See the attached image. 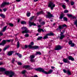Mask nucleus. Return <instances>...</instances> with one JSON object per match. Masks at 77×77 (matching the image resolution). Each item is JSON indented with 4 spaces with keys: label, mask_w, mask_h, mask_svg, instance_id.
<instances>
[{
    "label": "nucleus",
    "mask_w": 77,
    "mask_h": 77,
    "mask_svg": "<svg viewBox=\"0 0 77 77\" xmlns=\"http://www.w3.org/2000/svg\"><path fill=\"white\" fill-rule=\"evenodd\" d=\"M36 71H39V72H43L44 74H51L53 71V70L51 69L49 70L48 72H46L44 70V69L42 68H39L35 69Z\"/></svg>",
    "instance_id": "f257e3e1"
},
{
    "label": "nucleus",
    "mask_w": 77,
    "mask_h": 77,
    "mask_svg": "<svg viewBox=\"0 0 77 77\" xmlns=\"http://www.w3.org/2000/svg\"><path fill=\"white\" fill-rule=\"evenodd\" d=\"M63 29V27L62 26L59 25L58 26V27L56 29L57 32L60 31V32L61 33L60 34V39L61 40L63 38L65 37V35H63V33L62 32H61V30Z\"/></svg>",
    "instance_id": "f03ea898"
},
{
    "label": "nucleus",
    "mask_w": 77,
    "mask_h": 77,
    "mask_svg": "<svg viewBox=\"0 0 77 77\" xmlns=\"http://www.w3.org/2000/svg\"><path fill=\"white\" fill-rule=\"evenodd\" d=\"M5 74L6 75H9L10 77H13V75H15L14 72L12 71H5Z\"/></svg>",
    "instance_id": "7ed1b4c3"
},
{
    "label": "nucleus",
    "mask_w": 77,
    "mask_h": 77,
    "mask_svg": "<svg viewBox=\"0 0 77 77\" xmlns=\"http://www.w3.org/2000/svg\"><path fill=\"white\" fill-rule=\"evenodd\" d=\"M48 7H51V9L53 10L54 8L55 7V5L52 2H50L48 5Z\"/></svg>",
    "instance_id": "20e7f679"
},
{
    "label": "nucleus",
    "mask_w": 77,
    "mask_h": 77,
    "mask_svg": "<svg viewBox=\"0 0 77 77\" xmlns=\"http://www.w3.org/2000/svg\"><path fill=\"white\" fill-rule=\"evenodd\" d=\"M21 29L22 30H24V31L22 32V33H23V34H24V33H29V31L27 30V28L26 27L23 26L22 27Z\"/></svg>",
    "instance_id": "39448f33"
},
{
    "label": "nucleus",
    "mask_w": 77,
    "mask_h": 77,
    "mask_svg": "<svg viewBox=\"0 0 77 77\" xmlns=\"http://www.w3.org/2000/svg\"><path fill=\"white\" fill-rule=\"evenodd\" d=\"M35 56L34 55H31L29 57L30 59V61L31 62H35V59H33L35 58Z\"/></svg>",
    "instance_id": "423d86ee"
},
{
    "label": "nucleus",
    "mask_w": 77,
    "mask_h": 77,
    "mask_svg": "<svg viewBox=\"0 0 77 77\" xmlns=\"http://www.w3.org/2000/svg\"><path fill=\"white\" fill-rule=\"evenodd\" d=\"M6 42H11V40H3L2 42L0 43V45H5V44H6Z\"/></svg>",
    "instance_id": "0eeeda50"
},
{
    "label": "nucleus",
    "mask_w": 77,
    "mask_h": 77,
    "mask_svg": "<svg viewBox=\"0 0 77 77\" xmlns=\"http://www.w3.org/2000/svg\"><path fill=\"white\" fill-rule=\"evenodd\" d=\"M48 15H46V17L47 18H49V19H50V18H51L52 17H54V16H53V14H51V13L48 12Z\"/></svg>",
    "instance_id": "6e6552de"
},
{
    "label": "nucleus",
    "mask_w": 77,
    "mask_h": 77,
    "mask_svg": "<svg viewBox=\"0 0 77 77\" xmlns=\"http://www.w3.org/2000/svg\"><path fill=\"white\" fill-rule=\"evenodd\" d=\"M9 3V2H4L2 3L1 5L0 8H3V7H5L6 5H8Z\"/></svg>",
    "instance_id": "1a4fd4ad"
},
{
    "label": "nucleus",
    "mask_w": 77,
    "mask_h": 77,
    "mask_svg": "<svg viewBox=\"0 0 77 77\" xmlns=\"http://www.w3.org/2000/svg\"><path fill=\"white\" fill-rule=\"evenodd\" d=\"M28 47L30 48H33V49H38L39 47L37 46H33L32 45H29Z\"/></svg>",
    "instance_id": "9d476101"
},
{
    "label": "nucleus",
    "mask_w": 77,
    "mask_h": 77,
    "mask_svg": "<svg viewBox=\"0 0 77 77\" xmlns=\"http://www.w3.org/2000/svg\"><path fill=\"white\" fill-rule=\"evenodd\" d=\"M61 48L62 47L60 45H58L56 46L55 50H61Z\"/></svg>",
    "instance_id": "9b49d317"
},
{
    "label": "nucleus",
    "mask_w": 77,
    "mask_h": 77,
    "mask_svg": "<svg viewBox=\"0 0 77 77\" xmlns=\"http://www.w3.org/2000/svg\"><path fill=\"white\" fill-rule=\"evenodd\" d=\"M63 61L64 63H70V62L67 59L64 58L63 60Z\"/></svg>",
    "instance_id": "f8f14e48"
},
{
    "label": "nucleus",
    "mask_w": 77,
    "mask_h": 77,
    "mask_svg": "<svg viewBox=\"0 0 77 77\" xmlns=\"http://www.w3.org/2000/svg\"><path fill=\"white\" fill-rule=\"evenodd\" d=\"M23 67L25 69H28V70H30V69H33V68H30V66L29 65H24Z\"/></svg>",
    "instance_id": "ddd939ff"
},
{
    "label": "nucleus",
    "mask_w": 77,
    "mask_h": 77,
    "mask_svg": "<svg viewBox=\"0 0 77 77\" xmlns=\"http://www.w3.org/2000/svg\"><path fill=\"white\" fill-rule=\"evenodd\" d=\"M14 51H9L7 53V55L9 56H12V54H13Z\"/></svg>",
    "instance_id": "4468645a"
},
{
    "label": "nucleus",
    "mask_w": 77,
    "mask_h": 77,
    "mask_svg": "<svg viewBox=\"0 0 77 77\" xmlns=\"http://www.w3.org/2000/svg\"><path fill=\"white\" fill-rule=\"evenodd\" d=\"M29 27H31L32 26V25L33 26H35L36 25L35 23H32L30 21H29Z\"/></svg>",
    "instance_id": "2eb2a0df"
},
{
    "label": "nucleus",
    "mask_w": 77,
    "mask_h": 77,
    "mask_svg": "<svg viewBox=\"0 0 77 77\" xmlns=\"http://www.w3.org/2000/svg\"><path fill=\"white\" fill-rule=\"evenodd\" d=\"M68 58L69 60H71L72 61H74V58L72 57L71 56H69Z\"/></svg>",
    "instance_id": "dca6fc26"
},
{
    "label": "nucleus",
    "mask_w": 77,
    "mask_h": 77,
    "mask_svg": "<svg viewBox=\"0 0 77 77\" xmlns=\"http://www.w3.org/2000/svg\"><path fill=\"white\" fill-rule=\"evenodd\" d=\"M6 28H7V26H5L3 28V30L1 31V32H4L5 31V30H6Z\"/></svg>",
    "instance_id": "f3484780"
},
{
    "label": "nucleus",
    "mask_w": 77,
    "mask_h": 77,
    "mask_svg": "<svg viewBox=\"0 0 77 77\" xmlns=\"http://www.w3.org/2000/svg\"><path fill=\"white\" fill-rule=\"evenodd\" d=\"M48 36H54V33L51 32V33H49L48 34H47Z\"/></svg>",
    "instance_id": "a211bd4d"
},
{
    "label": "nucleus",
    "mask_w": 77,
    "mask_h": 77,
    "mask_svg": "<svg viewBox=\"0 0 77 77\" xmlns=\"http://www.w3.org/2000/svg\"><path fill=\"white\" fill-rule=\"evenodd\" d=\"M6 71V69L4 68H0V71Z\"/></svg>",
    "instance_id": "6ab92c4d"
},
{
    "label": "nucleus",
    "mask_w": 77,
    "mask_h": 77,
    "mask_svg": "<svg viewBox=\"0 0 77 77\" xmlns=\"http://www.w3.org/2000/svg\"><path fill=\"white\" fill-rule=\"evenodd\" d=\"M63 16H64L63 14H62L60 17V19H62V18H63Z\"/></svg>",
    "instance_id": "aec40b11"
},
{
    "label": "nucleus",
    "mask_w": 77,
    "mask_h": 77,
    "mask_svg": "<svg viewBox=\"0 0 77 77\" xmlns=\"http://www.w3.org/2000/svg\"><path fill=\"white\" fill-rule=\"evenodd\" d=\"M48 35L47 34L45 36H44V37L43 38V39H47V38H48Z\"/></svg>",
    "instance_id": "412c9836"
},
{
    "label": "nucleus",
    "mask_w": 77,
    "mask_h": 77,
    "mask_svg": "<svg viewBox=\"0 0 77 77\" xmlns=\"http://www.w3.org/2000/svg\"><path fill=\"white\" fill-rule=\"evenodd\" d=\"M66 73L67 74H68V75H71V72H70V71H69V70H68L67 71Z\"/></svg>",
    "instance_id": "4be33fe9"
},
{
    "label": "nucleus",
    "mask_w": 77,
    "mask_h": 77,
    "mask_svg": "<svg viewBox=\"0 0 77 77\" xmlns=\"http://www.w3.org/2000/svg\"><path fill=\"white\" fill-rule=\"evenodd\" d=\"M44 14V12H43L42 11H40L39 12L37 13V15H39V14Z\"/></svg>",
    "instance_id": "5701e85b"
},
{
    "label": "nucleus",
    "mask_w": 77,
    "mask_h": 77,
    "mask_svg": "<svg viewBox=\"0 0 77 77\" xmlns=\"http://www.w3.org/2000/svg\"><path fill=\"white\" fill-rule=\"evenodd\" d=\"M0 16L3 18H5V16L3 14H0Z\"/></svg>",
    "instance_id": "b1692460"
},
{
    "label": "nucleus",
    "mask_w": 77,
    "mask_h": 77,
    "mask_svg": "<svg viewBox=\"0 0 77 77\" xmlns=\"http://www.w3.org/2000/svg\"><path fill=\"white\" fill-rule=\"evenodd\" d=\"M21 24H26V22L25 21H22L21 22Z\"/></svg>",
    "instance_id": "393cba45"
},
{
    "label": "nucleus",
    "mask_w": 77,
    "mask_h": 77,
    "mask_svg": "<svg viewBox=\"0 0 77 77\" xmlns=\"http://www.w3.org/2000/svg\"><path fill=\"white\" fill-rule=\"evenodd\" d=\"M19 47H20V42H17V48H19Z\"/></svg>",
    "instance_id": "a878e982"
},
{
    "label": "nucleus",
    "mask_w": 77,
    "mask_h": 77,
    "mask_svg": "<svg viewBox=\"0 0 77 77\" xmlns=\"http://www.w3.org/2000/svg\"><path fill=\"white\" fill-rule=\"evenodd\" d=\"M63 19L64 20V21H67L68 20V19H67V18L66 17H63Z\"/></svg>",
    "instance_id": "bb28decb"
},
{
    "label": "nucleus",
    "mask_w": 77,
    "mask_h": 77,
    "mask_svg": "<svg viewBox=\"0 0 77 77\" xmlns=\"http://www.w3.org/2000/svg\"><path fill=\"white\" fill-rule=\"evenodd\" d=\"M42 31V29H41V28H39L38 29V32H39V33H40V32H41Z\"/></svg>",
    "instance_id": "cd10ccee"
},
{
    "label": "nucleus",
    "mask_w": 77,
    "mask_h": 77,
    "mask_svg": "<svg viewBox=\"0 0 77 77\" xmlns=\"http://www.w3.org/2000/svg\"><path fill=\"white\" fill-rule=\"evenodd\" d=\"M67 16H68V17H71L72 18V15L70 14H67Z\"/></svg>",
    "instance_id": "c85d7f7f"
},
{
    "label": "nucleus",
    "mask_w": 77,
    "mask_h": 77,
    "mask_svg": "<svg viewBox=\"0 0 77 77\" xmlns=\"http://www.w3.org/2000/svg\"><path fill=\"white\" fill-rule=\"evenodd\" d=\"M9 48V47L8 46H7L6 47H5L4 49L3 50L4 51H5V50H6L8 48Z\"/></svg>",
    "instance_id": "c756f323"
},
{
    "label": "nucleus",
    "mask_w": 77,
    "mask_h": 77,
    "mask_svg": "<svg viewBox=\"0 0 77 77\" xmlns=\"http://www.w3.org/2000/svg\"><path fill=\"white\" fill-rule=\"evenodd\" d=\"M9 26H10V27H13V26H14V24L11 23H9Z\"/></svg>",
    "instance_id": "7c9ffc66"
},
{
    "label": "nucleus",
    "mask_w": 77,
    "mask_h": 77,
    "mask_svg": "<svg viewBox=\"0 0 77 77\" xmlns=\"http://www.w3.org/2000/svg\"><path fill=\"white\" fill-rule=\"evenodd\" d=\"M42 38V37H40L37 38V40H41Z\"/></svg>",
    "instance_id": "2f4dec72"
},
{
    "label": "nucleus",
    "mask_w": 77,
    "mask_h": 77,
    "mask_svg": "<svg viewBox=\"0 0 77 77\" xmlns=\"http://www.w3.org/2000/svg\"><path fill=\"white\" fill-rule=\"evenodd\" d=\"M29 36V35L28 34H26L25 35V37L27 38Z\"/></svg>",
    "instance_id": "473e14b6"
},
{
    "label": "nucleus",
    "mask_w": 77,
    "mask_h": 77,
    "mask_svg": "<svg viewBox=\"0 0 77 77\" xmlns=\"http://www.w3.org/2000/svg\"><path fill=\"white\" fill-rule=\"evenodd\" d=\"M36 54H39L40 55H41V53L40 52H36Z\"/></svg>",
    "instance_id": "72a5a7b5"
},
{
    "label": "nucleus",
    "mask_w": 77,
    "mask_h": 77,
    "mask_svg": "<svg viewBox=\"0 0 77 77\" xmlns=\"http://www.w3.org/2000/svg\"><path fill=\"white\" fill-rule=\"evenodd\" d=\"M26 15H27V16L30 17V13H27Z\"/></svg>",
    "instance_id": "f704fd0d"
},
{
    "label": "nucleus",
    "mask_w": 77,
    "mask_h": 77,
    "mask_svg": "<svg viewBox=\"0 0 77 77\" xmlns=\"http://www.w3.org/2000/svg\"><path fill=\"white\" fill-rule=\"evenodd\" d=\"M34 45V43L33 42H32L30 43V45H32H32Z\"/></svg>",
    "instance_id": "c9c22d12"
},
{
    "label": "nucleus",
    "mask_w": 77,
    "mask_h": 77,
    "mask_svg": "<svg viewBox=\"0 0 77 77\" xmlns=\"http://www.w3.org/2000/svg\"><path fill=\"white\" fill-rule=\"evenodd\" d=\"M14 62H15V58H13L11 61L12 63H14Z\"/></svg>",
    "instance_id": "e433bc0d"
},
{
    "label": "nucleus",
    "mask_w": 77,
    "mask_h": 77,
    "mask_svg": "<svg viewBox=\"0 0 77 77\" xmlns=\"http://www.w3.org/2000/svg\"><path fill=\"white\" fill-rule=\"evenodd\" d=\"M62 6L63 8V9H66V6H65V5H63Z\"/></svg>",
    "instance_id": "4c0bfd02"
},
{
    "label": "nucleus",
    "mask_w": 77,
    "mask_h": 77,
    "mask_svg": "<svg viewBox=\"0 0 77 77\" xmlns=\"http://www.w3.org/2000/svg\"><path fill=\"white\" fill-rule=\"evenodd\" d=\"M34 17H35V16H32V17H30V21H31L32 20H33V19L34 18Z\"/></svg>",
    "instance_id": "58836bf2"
},
{
    "label": "nucleus",
    "mask_w": 77,
    "mask_h": 77,
    "mask_svg": "<svg viewBox=\"0 0 77 77\" xmlns=\"http://www.w3.org/2000/svg\"><path fill=\"white\" fill-rule=\"evenodd\" d=\"M61 26H62V27H63H63H66L67 26L66 24H64V25H63Z\"/></svg>",
    "instance_id": "ea45409f"
},
{
    "label": "nucleus",
    "mask_w": 77,
    "mask_h": 77,
    "mask_svg": "<svg viewBox=\"0 0 77 77\" xmlns=\"http://www.w3.org/2000/svg\"><path fill=\"white\" fill-rule=\"evenodd\" d=\"M68 11L67 10H65L64 11V13H68Z\"/></svg>",
    "instance_id": "a19ab883"
},
{
    "label": "nucleus",
    "mask_w": 77,
    "mask_h": 77,
    "mask_svg": "<svg viewBox=\"0 0 77 77\" xmlns=\"http://www.w3.org/2000/svg\"><path fill=\"white\" fill-rule=\"evenodd\" d=\"M72 41H70L69 42V45H71L72 44Z\"/></svg>",
    "instance_id": "79ce46f5"
},
{
    "label": "nucleus",
    "mask_w": 77,
    "mask_h": 77,
    "mask_svg": "<svg viewBox=\"0 0 77 77\" xmlns=\"http://www.w3.org/2000/svg\"><path fill=\"white\" fill-rule=\"evenodd\" d=\"M74 24L75 25H76V26H77V20H76L75 21Z\"/></svg>",
    "instance_id": "37998d69"
},
{
    "label": "nucleus",
    "mask_w": 77,
    "mask_h": 77,
    "mask_svg": "<svg viewBox=\"0 0 77 77\" xmlns=\"http://www.w3.org/2000/svg\"><path fill=\"white\" fill-rule=\"evenodd\" d=\"M26 72V71L25 70H24L23 71H22V74H25Z\"/></svg>",
    "instance_id": "c03bdc74"
},
{
    "label": "nucleus",
    "mask_w": 77,
    "mask_h": 77,
    "mask_svg": "<svg viewBox=\"0 0 77 77\" xmlns=\"http://www.w3.org/2000/svg\"><path fill=\"white\" fill-rule=\"evenodd\" d=\"M63 72H64V73H67V71L65 69H63Z\"/></svg>",
    "instance_id": "a18cd8bd"
},
{
    "label": "nucleus",
    "mask_w": 77,
    "mask_h": 77,
    "mask_svg": "<svg viewBox=\"0 0 77 77\" xmlns=\"http://www.w3.org/2000/svg\"><path fill=\"white\" fill-rule=\"evenodd\" d=\"M17 63L19 65H22V63L21 62H18Z\"/></svg>",
    "instance_id": "49530a36"
},
{
    "label": "nucleus",
    "mask_w": 77,
    "mask_h": 77,
    "mask_svg": "<svg viewBox=\"0 0 77 77\" xmlns=\"http://www.w3.org/2000/svg\"><path fill=\"white\" fill-rule=\"evenodd\" d=\"M52 52H53V50H51L49 51L48 53L50 54V53H52Z\"/></svg>",
    "instance_id": "de8ad7c7"
},
{
    "label": "nucleus",
    "mask_w": 77,
    "mask_h": 77,
    "mask_svg": "<svg viewBox=\"0 0 77 77\" xmlns=\"http://www.w3.org/2000/svg\"><path fill=\"white\" fill-rule=\"evenodd\" d=\"M74 5V2H71V5Z\"/></svg>",
    "instance_id": "09e8293b"
},
{
    "label": "nucleus",
    "mask_w": 77,
    "mask_h": 77,
    "mask_svg": "<svg viewBox=\"0 0 77 77\" xmlns=\"http://www.w3.org/2000/svg\"><path fill=\"white\" fill-rule=\"evenodd\" d=\"M75 45L73 43H72V44L71 45V47H74Z\"/></svg>",
    "instance_id": "8fccbe9b"
},
{
    "label": "nucleus",
    "mask_w": 77,
    "mask_h": 77,
    "mask_svg": "<svg viewBox=\"0 0 77 77\" xmlns=\"http://www.w3.org/2000/svg\"><path fill=\"white\" fill-rule=\"evenodd\" d=\"M45 22H42L41 23V24H42L43 25H44V24H45Z\"/></svg>",
    "instance_id": "3c124183"
},
{
    "label": "nucleus",
    "mask_w": 77,
    "mask_h": 77,
    "mask_svg": "<svg viewBox=\"0 0 77 77\" xmlns=\"http://www.w3.org/2000/svg\"><path fill=\"white\" fill-rule=\"evenodd\" d=\"M3 33L1 32H0V36H3Z\"/></svg>",
    "instance_id": "603ef678"
},
{
    "label": "nucleus",
    "mask_w": 77,
    "mask_h": 77,
    "mask_svg": "<svg viewBox=\"0 0 77 77\" xmlns=\"http://www.w3.org/2000/svg\"><path fill=\"white\" fill-rule=\"evenodd\" d=\"M7 10V9L6 8H4L3 9V11H4V12H6V11Z\"/></svg>",
    "instance_id": "864d4df0"
},
{
    "label": "nucleus",
    "mask_w": 77,
    "mask_h": 77,
    "mask_svg": "<svg viewBox=\"0 0 77 77\" xmlns=\"http://www.w3.org/2000/svg\"><path fill=\"white\" fill-rule=\"evenodd\" d=\"M72 19H75V18H76V17L72 16Z\"/></svg>",
    "instance_id": "5fc2aeb1"
},
{
    "label": "nucleus",
    "mask_w": 77,
    "mask_h": 77,
    "mask_svg": "<svg viewBox=\"0 0 77 77\" xmlns=\"http://www.w3.org/2000/svg\"><path fill=\"white\" fill-rule=\"evenodd\" d=\"M25 48H28V46H27V45H25Z\"/></svg>",
    "instance_id": "6e6d98bb"
},
{
    "label": "nucleus",
    "mask_w": 77,
    "mask_h": 77,
    "mask_svg": "<svg viewBox=\"0 0 77 77\" xmlns=\"http://www.w3.org/2000/svg\"><path fill=\"white\" fill-rule=\"evenodd\" d=\"M18 56H19V57L21 58V54H19L18 55Z\"/></svg>",
    "instance_id": "4d7b16f0"
},
{
    "label": "nucleus",
    "mask_w": 77,
    "mask_h": 77,
    "mask_svg": "<svg viewBox=\"0 0 77 77\" xmlns=\"http://www.w3.org/2000/svg\"><path fill=\"white\" fill-rule=\"evenodd\" d=\"M16 1L17 2H20L21 0H16Z\"/></svg>",
    "instance_id": "13d9d810"
},
{
    "label": "nucleus",
    "mask_w": 77,
    "mask_h": 77,
    "mask_svg": "<svg viewBox=\"0 0 77 77\" xmlns=\"http://www.w3.org/2000/svg\"><path fill=\"white\" fill-rule=\"evenodd\" d=\"M3 63H0V65H3Z\"/></svg>",
    "instance_id": "bf43d9fd"
},
{
    "label": "nucleus",
    "mask_w": 77,
    "mask_h": 77,
    "mask_svg": "<svg viewBox=\"0 0 77 77\" xmlns=\"http://www.w3.org/2000/svg\"><path fill=\"white\" fill-rule=\"evenodd\" d=\"M51 68L52 69H54V68H55V67L54 66H51Z\"/></svg>",
    "instance_id": "052dcab7"
},
{
    "label": "nucleus",
    "mask_w": 77,
    "mask_h": 77,
    "mask_svg": "<svg viewBox=\"0 0 77 77\" xmlns=\"http://www.w3.org/2000/svg\"><path fill=\"white\" fill-rule=\"evenodd\" d=\"M20 19H19L18 20H17V22L18 23H19L20 22Z\"/></svg>",
    "instance_id": "680f3d73"
},
{
    "label": "nucleus",
    "mask_w": 77,
    "mask_h": 77,
    "mask_svg": "<svg viewBox=\"0 0 77 77\" xmlns=\"http://www.w3.org/2000/svg\"><path fill=\"white\" fill-rule=\"evenodd\" d=\"M38 0H34V2H38Z\"/></svg>",
    "instance_id": "e2e57ef3"
},
{
    "label": "nucleus",
    "mask_w": 77,
    "mask_h": 77,
    "mask_svg": "<svg viewBox=\"0 0 77 77\" xmlns=\"http://www.w3.org/2000/svg\"><path fill=\"white\" fill-rule=\"evenodd\" d=\"M16 54H17V55H18H18H19L20 54H19L18 53H16Z\"/></svg>",
    "instance_id": "0e129e2a"
},
{
    "label": "nucleus",
    "mask_w": 77,
    "mask_h": 77,
    "mask_svg": "<svg viewBox=\"0 0 77 77\" xmlns=\"http://www.w3.org/2000/svg\"><path fill=\"white\" fill-rule=\"evenodd\" d=\"M11 42H13L14 41V39H12V40H11Z\"/></svg>",
    "instance_id": "69168bd1"
},
{
    "label": "nucleus",
    "mask_w": 77,
    "mask_h": 77,
    "mask_svg": "<svg viewBox=\"0 0 77 77\" xmlns=\"http://www.w3.org/2000/svg\"><path fill=\"white\" fill-rule=\"evenodd\" d=\"M41 27V26L40 25H39L38 26V27Z\"/></svg>",
    "instance_id": "338daca9"
},
{
    "label": "nucleus",
    "mask_w": 77,
    "mask_h": 77,
    "mask_svg": "<svg viewBox=\"0 0 77 77\" xmlns=\"http://www.w3.org/2000/svg\"><path fill=\"white\" fill-rule=\"evenodd\" d=\"M34 77H38V76H37V75H35V76H34Z\"/></svg>",
    "instance_id": "774afa93"
}]
</instances>
